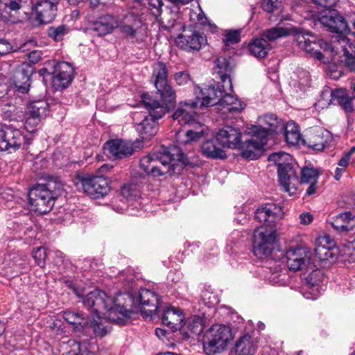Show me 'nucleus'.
<instances>
[{
  "mask_svg": "<svg viewBox=\"0 0 355 355\" xmlns=\"http://www.w3.org/2000/svg\"><path fill=\"white\" fill-rule=\"evenodd\" d=\"M121 298L124 297L119 296L115 299L101 290L91 291L83 298L84 305L94 313L87 327H92L96 335L103 336L107 334V331L103 324V320L122 324L130 317L132 311L121 305Z\"/></svg>",
  "mask_w": 355,
  "mask_h": 355,
  "instance_id": "1",
  "label": "nucleus"
},
{
  "mask_svg": "<svg viewBox=\"0 0 355 355\" xmlns=\"http://www.w3.org/2000/svg\"><path fill=\"white\" fill-rule=\"evenodd\" d=\"M232 79L227 77L216 85L194 87L196 101L201 100V106L218 105L223 114L240 112L245 107L243 103L232 95Z\"/></svg>",
  "mask_w": 355,
  "mask_h": 355,
  "instance_id": "2",
  "label": "nucleus"
},
{
  "mask_svg": "<svg viewBox=\"0 0 355 355\" xmlns=\"http://www.w3.org/2000/svg\"><path fill=\"white\" fill-rule=\"evenodd\" d=\"M197 106L196 101H181L172 115L173 121L180 125H187L193 127L186 132L184 140L181 139L180 132L177 133V141L180 144L198 141L209 133L208 128L198 121V115L196 111Z\"/></svg>",
  "mask_w": 355,
  "mask_h": 355,
  "instance_id": "3",
  "label": "nucleus"
},
{
  "mask_svg": "<svg viewBox=\"0 0 355 355\" xmlns=\"http://www.w3.org/2000/svg\"><path fill=\"white\" fill-rule=\"evenodd\" d=\"M289 35L294 37L301 49L305 51L311 57L322 60L323 55L316 47L326 49L328 47V44L322 39H317L309 32H304L294 28L276 26L264 31L263 36L269 41H273Z\"/></svg>",
  "mask_w": 355,
  "mask_h": 355,
  "instance_id": "4",
  "label": "nucleus"
},
{
  "mask_svg": "<svg viewBox=\"0 0 355 355\" xmlns=\"http://www.w3.org/2000/svg\"><path fill=\"white\" fill-rule=\"evenodd\" d=\"M175 161L184 164L186 157L178 148L174 147L161 157L154 154L143 157L140 160V167L147 175L159 177L169 171Z\"/></svg>",
  "mask_w": 355,
  "mask_h": 355,
  "instance_id": "5",
  "label": "nucleus"
},
{
  "mask_svg": "<svg viewBox=\"0 0 355 355\" xmlns=\"http://www.w3.org/2000/svg\"><path fill=\"white\" fill-rule=\"evenodd\" d=\"M268 160L278 166L279 182L282 190L289 196L295 195L300 181L291 164V155L284 152H277L270 155Z\"/></svg>",
  "mask_w": 355,
  "mask_h": 355,
  "instance_id": "6",
  "label": "nucleus"
},
{
  "mask_svg": "<svg viewBox=\"0 0 355 355\" xmlns=\"http://www.w3.org/2000/svg\"><path fill=\"white\" fill-rule=\"evenodd\" d=\"M314 3L325 8L328 10V13L318 16V21L324 26L327 27L329 31L336 33L337 35L333 37L332 44L333 48L339 50L337 45L338 38L340 36L347 37L349 33L347 24L344 18L331 11L336 6L338 0H311Z\"/></svg>",
  "mask_w": 355,
  "mask_h": 355,
  "instance_id": "7",
  "label": "nucleus"
},
{
  "mask_svg": "<svg viewBox=\"0 0 355 355\" xmlns=\"http://www.w3.org/2000/svg\"><path fill=\"white\" fill-rule=\"evenodd\" d=\"M142 101L148 110L149 115L137 125L136 129L142 139L147 140L157 133L158 130L157 121L166 114V109L148 94L142 95Z\"/></svg>",
  "mask_w": 355,
  "mask_h": 355,
  "instance_id": "8",
  "label": "nucleus"
},
{
  "mask_svg": "<svg viewBox=\"0 0 355 355\" xmlns=\"http://www.w3.org/2000/svg\"><path fill=\"white\" fill-rule=\"evenodd\" d=\"M234 337L232 328L230 326L215 324L205 334V351L209 354L222 353L227 349Z\"/></svg>",
  "mask_w": 355,
  "mask_h": 355,
  "instance_id": "9",
  "label": "nucleus"
},
{
  "mask_svg": "<svg viewBox=\"0 0 355 355\" xmlns=\"http://www.w3.org/2000/svg\"><path fill=\"white\" fill-rule=\"evenodd\" d=\"M55 198L56 195L51 190L50 184H37L28 192V200L31 209L40 214H45L51 211Z\"/></svg>",
  "mask_w": 355,
  "mask_h": 355,
  "instance_id": "10",
  "label": "nucleus"
},
{
  "mask_svg": "<svg viewBox=\"0 0 355 355\" xmlns=\"http://www.w3.org/2000/svg\"><path fill=\"white\" fill-rule=\"evenodd\" d=\"M276 241L275 230L272 227L261 226L254 232L253 252L257 257H268L272 253Z\"/></svg>",
  "mask_w": 355,
  "mask_h": 355,
  "instance_id": "11",
  "label": "nucleus"
},
{
  "mask_svg": "<svg viewBox=\"0 0 355 355\" xmlns=\"http://www.w3.org/2000/svg\"><path fill=\"white\" fill-rule=\"evenodd\" d=\"M324 278L323 272L316 267L314 262L303 272L302 279L304 285L302 293L306 299L315 300L319 297Z\"/></svg>",
  "mask_w": 355,
  "mask_h": 355,
  "instance_id": "12",
  "label": "nucleus"
},
{
  "mask_svg": "<svg viewBox=\"0 0 355 355\" xmlns=\"http://www.w3.org/2000/svg\"><path fill=\"white\" fill-rule=\"evenodd\" d=\"M76 184L86 195L94 199L102 198L110 191L108 180L103 175L78 177Z\"/></svg>",
  "mask_w": 355,
  "mask_h": 355,
  "instance_id": "13",
  "label": "nucleus"
},
{
  "mask_svg": "<svg viewBox=\"0 0 355 355\" xmlns=\"http://www.w3.org/2000/svg\"><path fill=\"white\" fill-rule=\"evenodd\" d=\"M259 127H248L246 133L251 138L244 144H241V155L248 159H256L260 155L263 146L267 144V139L264 137V132Z\"/></svg>",
  "mask_w": 355,
  "mask_h": 355,
  "instance_id": "14",
  "label": "nucleus"
},
{
  "mask_svg": "<svg viewBox=\"0 0 355 355\" xmlns=\"http://www.w3.org/2000/svg\"><path fill=\"white\" fill-rule=\"evenodd\" d=\"M29 144L21 131L11 125H0V150L15 151Z\"/></svg>",
  "mask_w": 355,
  "mask_h": 355,
  "instance_id": "15",
  "label": "nucleus"
},
{
  "mask_svg": "<svg viewBox=\"0 0 355 355\" xmlns=\"http://www.w3.org/2000/svg\"><path fill=\"white\" fill-rule=\"evenodd\" d=\"M286 263L291 271L305 270L314 262L313 254L307 246L298 245L286 251Z\"/></svg>",
  "mask_w": 355,
  "mask_h": 355,
  "instance_id": "16",
  "label": "nucleus"
},
{
  "mask_svg": "<svg viewBox=\"0 0 355 355\" xmlns=\"http://www.w3.org/2000/svg\"><path fill=\"white\" fill-rule=\"evenodd\" d=\"M119 296H123L124 298H121V305L128 306L130 305V302H133L134 304H138L139 306H141V308L143 309L145 306H150L153 307L152 309H148L147 311H144V313L147 316H152L153 314L155 313L158 309L159 305V298L157 295L151 290L146 288L140 289L138 295L132 299L129 295H123L119 294L115 299H118Z\"/></svg>",
  "mask_w": 355,
  "mask_h": 355,
  "instance_id": "17",
  "label": "nucleus"
},
{
  "mask_svg": "<svg viewBox=\"0 0 355 355\" xmlns=\"http://www.w3.org/2000/svg\"><path fill=\"white\" fill-rule=\"evenodd\" d=\"M206 44L203 34L190 28H184L175 39L177 46L187 51H198Z\"/></svg>",
  "mask_w": 355,
  "mask_h": 355,
  "instance_id": "18",
  "label": "nucleus"
},
{
  "mask_svg": "<svg viewBox=\"0 0 355 355\" xmlns=\"http://www.w3.org/2000/svg\"><path fill=\"white\" fill-rule=\"evenodd\" d=\"M49 105L45 101L32 102L28 107L26 113L24 128L30 133L37 130L43 116L47 113Z\"/></svg>",
  "mask_w": 355,
  "mask_h": 355,
  "instance_id": "19",
  "label": "nucleus"
},
{
  "mask_svg": "<svg viewBox=\"0 0 355 355\" xmlns=\"http://www.w3.org/2000/svg\"><path fill=\"white\" fill-rule=\"evenodd\" d=\"M73 69L66 62H59L55 67L52 75V85L55 89L67 87L73 79Z\"/></svg>",
  "mask_w": 355,
  "mask_h": 355,
  "instance_id": "20",
  "label": "nucleus"
},
{
  "mask_svg": "<svg viewBox=\"0 0 355 355\" xmlns=\"http://www.w3.org/2000/svg\"><path fill=\"white\" fill-rule=\"evenodd\" d=\"M326 42L328 44L327 48L324 49L320 46L316 47L319 49L320 53L322 49L325 52L335 51L336 54L343 53L346 64L351 69H354L355 58L354 56V53H355V45L350 42L347 37L340 36V38H338L337 43V45L339 47L338 51H337L336 49H334L333 45L331 46L327 42Z\"/></svg>",
  "mask_w": 355,
  "mask_h": 355,
  "instance_id": "21",
  "label": "nucleus"
},
{
  "mask_svg": "<svg viewBox=\"0 0 355 355\" xmlns=\"http://www.w3.org/2000/svg\"><path fill=\"white\" fill-rule=\"evenodd\" d=\"M58 0H39L33 6L35 19L40 24L51 22L57 11L56 3Z\"/></svg>",
  "mask_w": 355,
  "mask_h": 355,
  "instance_id": "22",
  "label": "nucleus"
},
{
  "mask_svg": "<svg viewBox=\"0 0 355 355\" xmlns=\"http://www.w3.org/2000/svg\"><path fill=\"white\" fill-rule=\"evenodd\" d=\"M241 135L239 129L225 126L218 132L216 139L222 148L237 149L241 144Z\"/></svg>",
  "mask_w": 355,
  "mask_h": 355,
  "instance_id": "23",
  "label": "nucleus"
},
{
  "mask_svg": "<svg viewBox=\"0 0 355 355\" xmlns=\"http://www.w3.org/2000/svg\"><path fill=\"white\" fill-rule=\"evenodd\" d=\"M104 153L113 159H123L130 156L134 151L132 144L126 141L114 139L106 142L103 147Z\"/></svg>",
  "mask_w": 355,
  "mask_h": 355,
  "instance_id": "24",
  "label": "nucleus"
},
{
  "mask_svg": "<svg viewBox=\"0 0 355 355\" xmlns=\"http://www.w3.org/2000/svg\"><path fill=\"white\" fill-rule=\"evenodd\" d=\"M331 140V135L328 130L316 128L309 131L302 144L315 150H322Z\"/></svg>",
  "mask_w": 355,
  "mask_h": 355,
  "instance_id": "25",
  "label": "nucleus"
},
{
  "mask_svg": "<svg viewBox=\"0 0 355 355\" xmlns=\"http://www.w3.org/2000/svg\"><path fill=\"white\" fill-rule=\"evenodd\" d=\"M250 127H259L265 134L264 137L268 139L272 133H282L284 129V123L274 114H265L259 117L258 125H252Z\"/></svg>",
  "mask_w": 355,
  "mask_h": 355,
  "instance_id": "26",
  "label": "nucleus"
},
{
  "mask_svg": "<svg viewBox=\"0 0 355 355\" xmlns=\"http://www.w3.org/2000/svg\"><path fill=\"white\" fill-rule=\"evenodd\" d=\"M257 344L249 334L241 336L231 348L230 355H254Z\"/></svg>",
  "mask_w": 355,
  "mask_h": 355,
  "instance_id": "27",
  "label": "nucleus"
},
{
  "mask_svg": "<svg viewBox=\"0 0 355 355\" xmlns=\"http://www.w3.org/2000/svg\"><path fill=\"white\" fill-rule=\"evenodd\" d=\"M283 211L279 206L273 203L266 204L258 208L255 212V218L261 223H274L282 218Z\"/></svg>",
  "mask_w": 355,
  "mask_h": 355,
  "instance_id": "28",
  "label": "nucleus"
},
{
  "mask_svg": "<svg viewBox=\"0 0 355 355\" xmlns=\"http://www.w3.org/2000/svg\"><path fill=\"white\" fill-rule=\"evenodd\" d=\"M33 69L28 64H22L17 68L14 74V85L17 91L26 93L31 85V76Z\"/></svg>",
  "mask_w": 355,
  "mask_h": 355,
  "instance_id": "29",
  "label": "nucleus"
},
{
  "mask_svg": "<svg viewBox=\"0 0 355 355\" xmlns=\"http://www.w3.org/2000/svg\"><path fill=\"white\" fill-rule=\"evenodd\" d=\"M184 317L179 309L170 307L165 310L162 321L164 325L175 331L183 327Z\"/></svg>",
  "mask_w": 355,
  "mask_h": 355,
  "instance_id": "30",
  "label": "nucleus"
},
{
  "mask_svg": "<svg viewBox=\"0 0 355 355\" xmlns=\"http://www.w3.org/2000/svg\"><path fill=\"white\" fill-rule=\"evenodd\" d=\"M31 3V0H0V16L8 21L12 16V12H17Z\"/></svg>",
  "mask_w": 355,
  "mask_h": 355,
  "instance_id": "31",
  "label": "nucleus"
},
{
  "mask_svg": "<svg viewBox=\"0 0 355 355\" xmlns=\"http://www.w3.org/2000/svg\"><path fill=\"white\" fill-rule=\"evenodd\" d=\"M289 275L286 270L283 269L277 263L268 268V272L266 276V280L275 286H286L289 282Z\"/></svg>",
  "mask_w": 355,
  "mask_h": 355,
  "instance_id": "32",
  "label": "nucleus"
},
{
  "mask_svg": "<svg viewBox=\"0 0 355 355\" xmlns=\"http://www.w3.org/2000/svg\"><path fill=\"white\" fill-rule=\"evenodd\" d=\"M118 26V21L113 16L107 15L99 17L94 21L91 28L98 35H105L110 33Z\"/></svg>",
  "mask_w": 355,
  "mask_h": 355,
  "instance_id": "33",
  "label": "nucleus"
},
{
  "mask_svg": "<svg viewBox=\"0 0 355 355\" xmlns=\"http://www.w3.org/2000/svg\"><path fill=\"white\" fill-rule=\"evenodd\" d=\"M331 223L337 231L348 232L353 229L354 220L350 212H345L333 217Z\"/></svg>",
  "mask_w": 355,
  "mask_h": 355,
  "instance_id": "34",
  "label": "nucleus"
},
{
  "mask_svg": "<svg viewBox=\"0 0 355 355\" xmlns=\"http://www.w3.org/2000/svg\"><path fill=\"white\" fill-rule=\"evenodd\" d=\"M284 133L285 140L291 145H297L302 143L303 139L298 125L293 121H289L286 124L284 123V129L282 132Z\"/></svg>",
  "mask_w": 355,
  "mask_h": 355,
  "instance_id": "35",
  "label": "nucleus"
},
{
  "mask_svg": "<svg viewBox=\"0 0 355 355\" xmlns=\"http://www.w3.org/2000/svg\"><path fill=\"white\" fill-rule=\"evenodd\" d=\"M270 49V44L263 37L254 39L249 45L250 53L258 58L266 57Z\"/></svg>",
  "mask_w": 355,
  "mask_h": 355,
  "instance_id": "36",
  "label": "nucleus"
},
{
  "mask_svg": "<svg viewBox=\"0 0 355 355\" xmlns=\"http://www.w3.org/2000/svg\"><path fill=\"white\" fill-rule=\"evenodd\" d=\"M64 319L73 326L76 331L85 330L89 324L88 320L82 313L66 311L63 313Z\"/></svg>",
  "mask_w": 355,
  "mask_h": 355,
  "instance_id": "37",
  "label": "nucleus"
},
{
  "mask_svg": "<svg viewBox=\"0 0 355 355\" xmlns=\"http://www.w3.org/2000/svg\"><path fill=\"white\" fill-rule=\"evenodd\" d=\"M162 99V103L157 101L160 105L164 106L167 110V105L175 103L176 100V94L173 88L168 83L155 86Z\"/></svg>",
  "mask_w": 355,
  "mask_h": 355,
  "instance_id": "38",
  "label": "nucleus"
},
{
  "mask_svg": "<svg viewBox=\"0 0 355 355\" xmlns=\"http://www.w3.org/2000/svg\"><path fill=\"white\" fill-rule=\"evenodd\" d=\"M139 24L140 20L137 15L131 13L125 17L121 25L119 24L118 27L120 28L121 31L126 37H133L135 33V28L137 27Z\"/></svg>",
  "mask_w": 355,
  "mask_h": 355,
  "instance_id": "39",
  "label": "nucleus"
},
{
  "mask_svg": "<svg viewBox=\"0 0 355 355\" xmlns=\"http://www.w3.org/2000/svg\"><path fill=\"white\" fill-rule=\"evenodd\" d=\"M310 75L309 71L303 69H297L291 78L290 85L294 87L303 89L310 85Z\"/></svg>",
  "mask_w": 355,
  "mask_h": 355,
  "instance_id": "40",
  "label": "nucleus"
},
{
  "mask_svg": "<svg viewBox=\"0 0 355 355\" xmlns=\"http://www.w3.org/2000/svg\"><path fill=\"white\" fill-rule=\"evenodd\" d=\"M202 151L207 157L214 159H224L226 153L222 147L216 146L213 140H207L202 145Z\"/></svg>",
  "mask_w": 355,
  "mask_h": 355,
  "instance_id": "41",
  "label": "nucleus"
},
{
  "mask_svg": "<svg viewBox=\"0 0 355 355\" xmlns=\"http://www.w3.org/2000/svg\"><path fill=\"white\" fill-rule=\"evenodd\" d=\"M69 343L71 346L74 347L69 352L71 355H94V352L97 349L94 342L86 343L71 340Z\"/></svg>",
  "mask_w": 355,
  "mask_h": 355,
  "instance_id": "42",
  "label": "nucleus"
},
{
  "mask_svg": "<svg viewBox=\"0 0 355 355\" xmlns=\"http://www.w3.org/2000/svg\"><path fill=\"white\" fill-rule=\"evenodd\" d=\"M331 101L336 100L340 106L347 112L353 111L352 99L346 95L343 89H338L330 92Z\"/></svg>",
  "mask_w": 355,
  "mask_h": 355,
  "instance_id": "43",
  "label": "nucleus"
},
{
  "mask_svg": "<svg viewBox=\"0 0 355 355\" xmlns=\"http://www.w3.org/2000/svg\"><path fill=\"white\" fill-rule=\"evenodd\" d=\"M214 71L219 75L221 83H223L224 77L231 79L230 73H232V68L225 58L220 57L216 59Z\"/></svg>",
  "mask_w": 355,
  "mask_h": 355,
  "instance_id": "44",
  "label": "nucleus"
},
{
  "mask_svg": "<svg viewBox=\"0 0 355 355\" xmlns=\"http://www.w3.org/2000/svg\"><path fill=\"white\" fill-rule=\"evenodd\" d=\"M167 76L168 73L165 64L163 62L154 64L153 77L155 78V86L168 83Z\"/></svg>",
  "mask_w": 355,
  "mask_h": 355,
  "instance_id": "45",
  "label": "nucleus"
},
{
  "mask_svg": "<svg viewBox=\"0 0 355 355\" xmlns=\"http://www.w3.org/2000/svg\"><path fill=\"white\" fill-rule=\"evenodd\" d=\"M69 28L64 24L58 26H52L49 28L47 34L54 41H61L64 36L69 33Z\"/></svg>",
  "mask_w": 355,
  "mask_h": 355,
  "instance_id": "46",
  "label": "nucleus"
},
{
  "mask_svg": "<svg viewBox=\"0 0 355 355\" xmlns=\"http://www.w3.org/2000/svg\"><path fill=\"white\" fill-rule=\"evenodd\" d=\"M190 17L192 21L197 22L199 24L204 25V26L206 25L207 24H209L211 27V31H215L216 28V26L215 25H211L208 22V19L205 17L200 5H198V11L192 10L191 12Z\"/></svg>",
  "mask_w": 355,
  "mask_h": 355,
  "instance_id": "47",
  "label": "nucleus"
},
{
  "mask_svg": "<svg viewBox=\"0 0 355 355\" xmlns=\"http://www.w3.org/2000/svg\"><path fill=\"white\" fill-rule=\"evenodd\" d=\"M315 252L316 257H318L320 260H331L334 259L337 250L335 247L329 248H319L318 249H315Z\"/></svg>",
  "mask_w": 355,
  "mask_h": 355,
  "instance_id": "48",
  "label": "nucleus"
},
{
  "mask_svg": "<svg viewBox=\"0 0 355 355\" xmlns=\"http://www.w3.org/2000/svg\"><path fill=\"white\" fill-rule=\"evenodd\" d=\"M301 181L303 183L313 182L318 178V172L316 169L311 167H304L301 171Z\"/></svg>",
  "mask_w": 355,
  "mask_h": 355,
  "instance_id": "49",
  "label": "nucleus"
},
{
  "mask_svg": "<svg viewBox=\"0 0 355 355\" xmlns=\"http://www.w3.org/2000/svg\"><path fill=\"white\" fill-rule=\"evenodd\" d=\"M32 255L37 266L41 268L44 267L46 257V250L45 248L41 246L35 248L33 251Z\"/></svg>",
  "mask_w": 355,
  "mask_h": 355,
  "instance_id": "50",
  "label": "nucleus"
},
{
  "mask_svg": "<svg viewBox=\"0 0 355 355\" xmlns=\"http://www.w3.org/2000/svg\"><path fill=\"white\" fill-rule=\"evenodd\" d=\"M315 249L319 248H329L335 247V242L329 235L324 234L318 236L315 241Z\"/></svg>",
  "mask_w": 355,
  "mask_h": 355,
  "instance_id": "51",
  "label": "nucleus"
},
{
  "mask_svg": "<svg viewBox=\"0 0 355 355\" xmlns=\"http://www.w3.org/2000/svg\"><path fill=\"white\" fill-rule=\"evenodd\" d=\"M282 0H262L261 6L268 12H272L280 8Z\"/></svg>",
  "mask_w": 355,
  "mask_h": 355,
  "instance_id": "52",
  "label": "nucleus"
},
{
  "mask_svg": "<svg viewBox=\"0 0 355 355\" xmlns=\"http://www.w3.org/2000/svg\"><path fill=\"white\" fill-rule=\"evenodd\" d=\"M240 41V32L239 31H229L225 35L224 42L227 46L234 44Z\"/></svg>",
  "mask_w": 355,
  "mask_h": 355,
  "instance_id": "53",
  "label": "nucleus"
},
{
  "mask_svg": "<svg viewBox=\"0 0 355 355\" xmlns=\"http://www.w3.org/2000/svg\"><path fill=\"white\" fill-rule=\"evenodd\" d=\"M17 231H18L20 234H23L24 235H27L28 237H33L35 232V230H33L31 223L20 224L18 225ZM19 236H21V235Z\"/></svg>",
  "mask_w": 355,
  "mask_h": 355,
  "instance_id": "54",
  "label": "nucleus"
},
{
  "mask_svg": "<svg viewBox=\"0 0 355 355\" xmlns=\"http://www.w3.org/2000/svg\"><path fill=\"white\" fill-rule=\"evenodd\" d=\"M193 324H189L188 328L189 331L195 334L198 335L200 334L202 331V320L199 318L194 317L193 318Z\"/></svg>",
  "mask_w": 355,
  "mask_h": 355,
  "instance_id": "55",
  "label": "nucleus"
},
{
  "mask_svg": "<svg viewBox=\"0 0 355 355\" xmlns=\"http://www.w3.org/2000/svg\"><path fill=\"white\" fill-rule=\"evenodd\" d=\"M174 79L178 85L183 86L191 80L189 74L186 71L178 72L175 74Z\"/></svg>",
  "mask_w": 355,
  "mask_h": 355,
  "instance_id": "56",
  "label": "nucleus"
},
{
  "mask_svg": "<svg viewBox=\"0 0 355 355\" xmlns=\"http://www.w3.org/2000/svg\"><path fill=\"white\" fill-rule=\"evenodd\" d=\"M202 297L205 303L209 306H214L218 302L216 296L215 295H212L208 291H203Z\"/></svg>",
  "mask_w": 355,
  "mask_h": 355,
  "instance_id": "57",
  "label": "nucleus"
},
{
  "mask_svg": "<svg viewBox=\"0 0 355 355\" xmlns=\"http://www.w3.org/2000/svg\"><path fill=\"white\" fill-rule=\"evenodd\" d=\"M121 195L127 199L131 198L135 196L136 190L135 189V186L132 184H125L124 185L121 190Z\"/></svg>",
  "mask_w": 355,
  "mask_h": 355,
  "instance_id": "58",
  "label": "nucleus"
},
{
  "mask_svg": "<svg viewBox=\"0 0 355 355\" xmlns=\"http://www.w3.org/2000/svg\"><path fill=\"white\" fill-rule=\"evenodd\" d=\"M89 3L93 8H103L112 3V0H89Z\"/></svg>",
  "mask_w": 355,
  "mask_h": 355,
  "instance_id": "59",
  "label": "nucleus"
},
{
  "mask_svg": "<svg viewBox=\"0 0 355 355\" xmlns=\"http://www.w3.org/2000/svg\"><path fill=\"white\" fill-rule=\"evenodd\" d=\"M299 219L300 224L306 225L313 222V216L309 212H304L300 215Z\"/></svg>",
  "mask_w": 355,
  "mask_h": 355,
  "instance_id": "60",
  "label": "nucleus"
},
{
  "mask_svg": "<svg viewBox=\"0 0 355 355\" xmlns=\"http://www.w3.org/2000/svg\"><path fill=\"white\" fill-rule=\"evenodd\" d=\"M149 5L152 8V10H155V11H153V13L155 15H159L161 9L163 6V2L162 0H150L149 1Z\"/></svg>",
  "mask_w": 355,
  "mask_h": 355,
  "instance_id": "61",
  "label": "nucleus"
},
{
  "mask_svg": "<svg viewBox=\"0 0 355 355\" xmlns=\"http://www.w3.org/2000/svg\"><path fill=\"white\" fill-rule=\"evenodd\" d=\"M349 161L350 158L349 157V154H345L338 161V166L347 168L349 164Z\"/></svg>",
  "mask_w": 355,
  "mask_h": 355,
  "instance_id": "62",
  "label": "nucleus"
},
{
  "mask_svg": "<svg viewBox=\"0 0 355 355\" xmlns=\"http://www.w3.org/2000/svg\"><path fill=\"white\" fill-rule=\"evenodd\" d=\"M42 53L38 51H33L29 53V60L34 63L37 62L41 58Z\"/></svg>",
  "mask_w": 355,
  "mask_h": 355,
  "instance_id": "63",
  "label": "nucleus"
},
{
  "mask_svg": "<svg viewBox=\"0 0 355 355\" xmlns=\"http://www.w3.org/2000/svg\"><path fill=\"white\" fill-rule=\"evenodd\" d=\"M345 171L346 168L338 166L335 171L334 178L336 180H339L343 176V173L345 172Z\"/></svg>",
  "mask_w": 355,
  "mask_h": 355,
  "instance_id": "64",
  "label": "nucleus"
}]
</instances>
